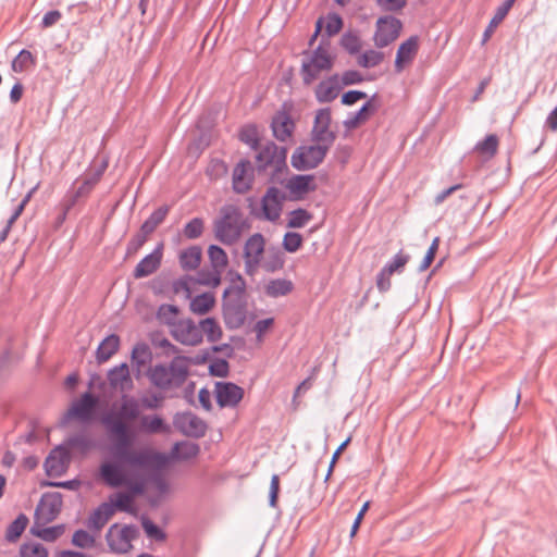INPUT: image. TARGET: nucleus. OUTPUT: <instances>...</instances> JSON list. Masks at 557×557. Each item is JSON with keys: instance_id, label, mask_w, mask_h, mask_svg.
<instances>
[{"instance_id": "f257e3e1", "label": "nucleus", "mask_w": 557, "mask_h": 557, "mask_svg": "<svg viewBox=\"0 0 557 557\" xmlns=\"http://www.w3.org/2000/svg\"><path fill=\"white\" fill-rule=\"evenodd\" d=\"M139 419V431L146 434H166L170 425L158 414L140 416V404L137 398L128 395L121 397L116 410H110L101 418V423L114 444L113 456L123 463L136 468H152L165 465V455L144 447L132 449L135 432L128 423Z\"/></svg>"}, {"instance_id": "f03ea898", "label": "nucleus", "mask_w": 557, "mask_h": 557, "mask_svg": "<svg viewBox=\"0 0 557 557\" xmlns=\"http://www.w3.org/2000/svg\"><path fill=\"white\" fill-rule=\"evenodd\" d=\"M189 374V360L184 356H175L169 364L158 363L147 371L150 383L162 391L183 386Z\"/></svg>"}, {"instance_id": "7ed1b4c3", "label": "nucleus", "mask_w": 557, "mask_h": 557, "mask_svg": "<svg viewBox=\"0 0 557 557\" xmlns=\"http://www.w3.org/2000/svg\"><path fill=\"white\" fill-rule=\"evenodd\" d=\"M249 227L248 220L240 209L233 203L224 205L220 209L219 218L213 223L215 238L227 246L236 244Z\"/></svg>"}, {"instance_id": "20e7f679", "label": "nucleus", "mask_w": 557, "mask_h": 557, "mask_svg": "<svg viewBox=\"0 0 557 557\" xmlns=\"http://www.w3.org/2000/svg\"><path fill=\"white\" fill-rule=\"evenodd\" d=\"M334 58L331 55L329 45L323 41L311 52L305 53L301 63V76L305 85L312 84L323 73L332 70Z\"/></svg>"}, {"instance_id": "39448f33", "label": "nucleus", "mask_w": 557, "mask_h": 557, "mask_svg": "<svg viewBox=\"0 0 557 557\" xmlns=\"http://www.w3.org/2000/svg\"><path fill=\"white\" fill-rule=\"evenodd\" d=\"M256 151V169L259 173L274 176L286 168V148L278 147L273 141H265Z\"/></svg>"}, {"instance_id": "423d86ee", "label": "nucleus", "mask_w": 557, "mask_h": 557, "mask_svg": "<svg viewBox=\"0 0 557 557\" xmlns=\"http://www.w3.org/2000/svg\"><path fill=\"white\" fill-rule=\"evenodd\" d=\"M138 535L139 530L134 524L113 523L106 534V540L112 553L125 554L132 549V542Z\"/></svg>"}, {"instance_id": "0eeeda50", "label": "nucleus", "mask_w": 557, "mask_h": 557, "mask_svg": "<svg viewBox=\"0 0 557 557\" xmlns=\"http://www.w3.org/2000/svg\"><path fill=\"white\" fill-rule=\"evenodd\" d=\"M246 283L242 275L236 274L235 277L231 280V285L225 288L223 293V310L226 322L228 323V319L232 314L239 315V321L242 322L243 318V300L245 297Z\"/></svg>"}, {"instance_id": "6e6552de", "label": "nucleus", "mask_w": 557, "mask_h": 557, "mask_svg": "<svg viewBox=\"0 0 557 557\" xmlns=\"http://www.w3.org/2000/svg\"><path fill=\"white\" fill-rule=\"evenodd\" d=\"M330 148L323 144L300 146L292 156V165L299 171L314 169L324 160Z\"/></svg>"}, {"instance_id": "1a4fd4ad", "label": "nucleus", "mask_w": 557, "mask_h": 557, "mask_svg": "<svg viewBox=\"0 0 557 557\" xmlns=\"http://www.w3.org/2000/svg\"><path fill=\"white\" fill-rule=\"evenodd\" d=\"M265 240L262 234H252L245 243L244 246V263L245 272L247 275H255L261 264L262 256L264 253Z\"/></svg>"}, {"instance_id": "9d476101", "label": "nucleus", "mask_w": 557, "mask_h": 557, "mask_svg": "<svg viewBox=\"0 0 557 557\" xmlns=\"http://www.w3.org/2000/svg\"><path fill=\"white\" fill-rule=\"evenodd\" d=\"M375 26L374 45L377 48H384L398 38L403 24L398 18L385 15L377 18Z\"/></svg>"}, {"instance_id": "9b49d317", "label": "nucleus", "mask_w": 557, "mask_h": 557, "mask_svg": "<svg viewBox=\"0 0 557 557\" xmlns=\"http://www.w3.org/2000/svg\"><path fill=\"white\" fill-rule=\"evenodd\" d=\"M171 336L182 345L197 346L202 343V332L194 320L181 319L173 329L170 330Z\"/></svg>"}, {"instance_id": "f8f14e48", "label": "nucleus", "mask_w": 557, "mask_h": 557, "mask_svg": "<svg viewBox=\"0 0 557 557\" xmlns=\"http://www.w3.org/2000/svg\"><path fill=\"white\" fill-rule=\"evenodd\" d=\"M331 121L332 116L329 108L317 111L311 131V137L314 143L332 147L336 139V134L330 129Z\"/></svg>"}, {"instance_id": "ddd939ff", "label": "nucleus", "mask_w": 557, "mask_h": 557, "mask_svg": "<svg viewBox=\"0 0 557 557\" xmlns=\"http://www.w3.org/2000/svg\"><path fill=\"white\" fill-rule=\"evenodd\" d=\"M60 493L45 494L35 510V524H46L53 521L62 508Z\"/></svg>"}, {"instance_id": "4468645a", "label": "nucleus", "mask_w": 557, "mask_h": 557, "mask_svg": "<svg viewBox=\"0 0 557 557\" xmlns=\"http://www.w3.org/2000/svg\"><path fill=\"white\" fill-rule=\"evenodd\" d=\"M98 399L91 393H85L75 400L63 417V423L71 419H77L82 422H88L92 419L94 411L97 407Z\"/></svg>"}, {"instance_id": "2eb2a0df", "label": "nucleus", "mask_w": 557, "mask_h": 557, "mask_svg": "<svg viewBox=\"0 0 557 557\" xmlns=\"http://www.w3.org/2000/svg\"><path fill=\"white\" fill-rule=\"evenodd\" d=\"M285 195L276 187H269L261 200L262 218L275 222L280 219Z\"/></svg>"}, {"instance_id": "dca6fc26", "label": "nucleus", "mask_w": 557, "mask_h": 557, "mask_svg": "<svg viewBox=\"0 0 557 557\" xmlns=\"http://www.w3.org/2000/svg\"><path fill=\"white\" fill-rule=\"evenodd\" d=\"M174 425L183 434L195 438L205 436L207 432L206 422L191 412L177 413Z\"/></svg>"}, {"instance_id": "f3484780", "label": "nucleus", "mask_w": 557, "mask_h": 557, "mask_svg": "<svg viewBox=\"0 0 557 557\" xmlns=\"http://www.w3.org/2000/svg\"><path fill=\"white\" fill-rule=\"evenodd\" d=\"M220 407H235L244 397V389L232 382H216L214 389Z\"/></svg>"}, {"instance_id": "a211bd4d", "label": "nucleus", "mask_w": 557, "mask_h": 557, "mask_svg": "<svg viewBox=\"0 0 557 557\" xmlns=\"http://www.w3.org/2000/svg\"><path fill=\"white\" fill-rule=\"evenodd\" d=\"M70 465V454L66 448L59 446L50 451L45 460V470L48 476L63 475Z\"/></svg>"}, {"instance_id": "6ab92c4d", "label": "nucleus", "mask_w": 557, "mask_h": 557, "mask_svg": "<svg viewBox=\"0 0 557 557\" xmlns=\"http://www.w3.org/2000/svg\"><path fill=\"white\" fill-rule=\"evenodd\" d=\"M99 476L110 487H120L129 483L123 467L116 462H102L99 467Z\"/></svg>"}, {"instance_id": "aec40b11", "label": "nucleus", "mask_w": 557, "mask_h": 557, "mask_svg": "<svg viewBox=\"0 0 557 557\" xmlns=\"http://www.w3.org/2000/svg\"><path fill=\"white\" fill-rule=\"evenodd\" d=\"M286 189L293 199H302L307 194L317 189L315 177L312 174H297L288 178Z\"/></svg>"}, {"instance_id": "412c9836", "label": "nucleus", "mask_w": 557, "mask_h": 557, "mask_svg": "<svg viewBox=\"0 0 557 557\" xmlns=\"http://www.w3.org/2000/svg\"><path fill=\"white\" fill-rule=\"evenodd\" d=\"M253 182V168L249 160H242L233 170V189L237 194L247 193Z\"/></svg>"}, {"instance_id": "4be33fe9", "label": "nucleus", "mask_w": 557, "mask_h": 557, "mask_svg": "<svg viewBox=\"0 0 557 557\" xmlns=\"http://www.w3.org/2000/svg\"><path fill=\"white\" fill-rule=\"evenodd\" d=\"M163 244H159L151 253L144 257L135 267L134 278H143L153 274L161 265Z\"/></svg>"}, {"instance_id": "5701e85b", "label": "nucleus", "mask_w": 557, "mask_h": 557, "mask_svg": "<svg viewBox=\"0 0 557 557\" xmlns=\"http://www.w3.org/2000/svg\"><path fill=\"white\" fill-rule=\"evenodd\" d=\"M271 128L273 136L278 141L285 143L292 138L295 129V123L286 111H278L272 117Z\"/></svg>"}, {"instance_id": "b1692460", "label": "nucleus", "mask_w": 557, "mask_h": 557, "mask_svg": "<svg viewBox=\"0 0 557 557\" xmlns=\"http://www.w3.org/2000/svg\"><path fill=\"white\" fill-rule=\"evenodd\" d=\"M107 377L110 386L114 389L127 392L133 388V380L125 362L110 369Z\"/></svg>"}, {"instance_id": "393cba45", "label": "nucleus", "mask_w": 557, "mask_h": 557, "mask_svg": "<svg viewBox=\"0 0 557 557\" xmlns=\"http://www.w3.org/2000/svg\"><path fill=\"white\" fill-rule=\"evenodd\" d=\"M106 168L107 164H103L96 172L85 175L81 181H76L71 187L76 197H79L82 200L88 198L95 186L99 183Z\"/></svg>"}, {"instance_id": "a878e982", "label": "nucleus", "mask_w": 557, "mask_h": 557, "mask_svg": "<svg viewBox=\"0 0 557 557\" xmlns=\"http://www.w3.org/2000/svg\"><path fill=\"white\" fill-rule=\"evenodd\" d=\"M341 87L338 76H330L317 86L315 98L321 103L331 102L338 96Z\"/></svg>"}, {"instance_id": "bb28decb", "label": "nucleus", "mask_w": 557, "mask_h": 557, "mask_svg": "<svg viewBox=\"0 0 557 557\" xmlns=\"http://www.w3.org/2000/svg\"><path fill=\"white\" fill-rule=\"evenodd\" d=\"M418 48V38L414 36L409 37L399 46L395 60L396 72H401L405 64L410 63L414 59Z\"/></svg>"}, {"instance_id": "cd10ccee", "label": "nucleus", "mask_w": 557, "mask_h": 557, "mask_svg": "<svg viewBox=\"0 0 557 557\" xmlns=\"http://www.w3.org/2000/svg\"><path fill=\"white\" fill-rule=\"evenodd\" d=\"M113 515V506L109 503H102L89 516L87 528L98 533L108 523Z\"/></svg>"}, {"instance_id": "c85d7f7f", "label": "nucleus", "mask_w": 557, "mask_h": 557, "mask_svg": "<svg viewBox=\"0 0 557 557\" xmlns=\"http://www.w3.org/2000/svg\"><path fill=\"white\" fill-rule=\"evenodd\" d=\"M120 344L121 341L116 334H110L104 337L96 350L97 362H107L119 350Z\"/></svg>"}, {"instance_id": "c756f323", "label": "nucleus", "mask_w": 557, "mask_h": 557, "mask_svg": "<svg viewBox=\"0 0 557 557\" xmlns=\"http://www.w3.org/2000/svg\"><path fill=\"white\" fill-rule=\"evenodd\" d=\"M376 98V95H373L370 100H368L358 112H356L354 115L349 116L345 122L344 125L348 129H354L358 127L361 123H364L369 116L376 112L379 109V106L374 104L373 101Z\"/></svg>"}, {"instance_id": "7c9ffc66", "label": "nucleus", "mask_w": 557, "mask_h": 557, "mask_svg": "<svg viewBox=\"0 0 557 557\" xmlns=\"http://www.w3.org/2000/svg\"><path fill=\"white\" fill-rule=\"evenodd\" d=\"M516 0H505L502 5H499L490 21L487 27L485 28L483 36H482V45H485L494 34L496 27L503 22V20L508 14L509 10L513 5Z\"/></svg>"}, {"instance_id": "2f4dec72", "label": "nucleus", "mask_w": 557, "mask_h": 557, "mask_svg": "<svg viewBox=\"0 0 557 557\" xmlns=\"http://www.w3.org/2000/svg\"><path fill=\"white\" fill-rule=\"evenodd\" d=\"M294 289L292 281L286 278H275L268 282L264 292L269 297L277 298L288 295Z\"/></svg>"}, {"instance_id": "473e14b6", "label": "nucleus", "mask_w": 557, "mask_h": 557, "mask_svg": "<svg viewBox=\"0 0 557 557\" xmlns=\"http://www.w3.org/2000/svg\"><path fill=\"white\" fill-rule=\"evenodd\" d=\"M202 251L199 247L193 246L180 253V263L184 270L190 271L198 268L201 261Z\"/></svg>"}, {"instance_id": "72a5a7b5", "label": "nucleus", "mask_w": 557, "mask_h": 557, "mask_svg": "<svg viewBox=\"0 0 557 557\" xmlns=\"http://www.w3.org/2000/svg\"><path fill=\"white\" fill-rule=\"evenodd\" d=\"M202 336L206 335L207 341L215 343L223 336V331L214 318H206L199 322Z\"/></svg>"}, {"instance_id": "f704fd0d", "label": "nucleus", "mask_w": 557, "mask_h": 557, "mask_svg": "<svg viewBox=\"0 0 557 557\" xmlns=\"http://www.w3.org/2000/svg\"><path fill=\"white\" fill-rule=\"evenodd\" d=\"M200 447L196 443L181 442L173 446L172 455L182 460H189L199 455Z\"/></svg>"}, {"instance_id": "c9c22d12", "label": "nucleus", "mask_w": 557, "mask_h": 557, "mask_svg": "<svg viewBox=\"0 0 557 557\" xmlns=\"http://www.w3.org/2000/svg\"><path fill=\"white\" fill-rule=\"evenodd\" d=\"M169 213V207L162 206L156 209L150 216L141 224L144 233L152 234L156 228L165 220Z\"/></svg>"}, {"instance_id": "e433bc0d", "label": "nucleus", "mask_w": 557, "mask_h": 557, "mask_svg": "<svg viewBox=\"0 0 557 557\" xmlns=\"http://www.w3.org/2000/svg\"><path fill=\"white\" fill-rule=\"evenodd\" d=\"M215 304V298L211 293L197 295L190 301V310L196 314H206Z\"/></svg>"}, {"instance_id": "4c0bfd02", "label": "nucleus", "mask_w": 557, "mask_h": 557, "mask_svg": "<svg viewBox=\"0 0 557 557\" xmlns=\"http://www.w3.org/2000/svg\"><path fill=\"white\" fill-rule=\"evenodd\" d=\"M178 308L174 305H161L157 311V318L160 323L173 329L181 319L177 317Z\"/></svg>"}, {"instance_id": "58836bf2", "label": "nucleus", "mask_w": 557, "mask_h": 557, "mask_svg": "<svg viewBox=\"0 0 557 557\" xmlns=\"http://www.w3.org/2000/svg\"><path fill=\"white\" fill-rule=\"evenodd\" d=\"M240 141L249 146L252 150H257L260 144V134L257 125L247 124L243 126L238 135Z\"/></svg>"}, {"instance_id": "ea45409f", "label": "nucleus", "mask_w": 557, "mask_h": 557, "mask_svg": "<svg viewBox=\"0 0 557 557\" xmlns=\"http://www.w3.org/2000/svg\"><path fill=\"white\" fill-rule=\"evenodd\" d=\"M28 524V518L24 513H20L14 521H12L5 531V540L8 542H15L25 531Z\"/></svg>"}, {"instance_id": "a19ab883", "label": "nucleus", "mask_w": 557, "mask_h": 557, "mask_svg": "<svg viewBox=\"0 0 557 557\" xmlns=\"http://www.w3.org/2000/svg\"><path fill=\"white\" fill-rule=\"evenodd\" d=\"M223 272L213 269H201L197 272L196 281L200 285L216 287L221 283V275Z\"/></svg>"}, {"instance_id": "79ce46f5", "label": "nucleus", "mask_w": 557, "mask_h": 557, "mask_svg": "<svg viewBox=\"0 0 557 557\" xmlns=\"http://www.w3.org/2000/svg\"><path fill=\"white\" fill-rule=\"evenodd\" d=\"M18 557H49V553L41 543L29 541L21 545Z\"/></svg>"}, {"instance_id": "37998d69", "label": "nucleus", "mask_w": 557, "mask_h": 557, "mask_svg": "<svg viewBox=\"0 0 557 557\" xmlns=\"http://www.w3.org/2000/svg\"><path fill=\"white\" fill-rule=\"evenodd\" d=\"M208 256L213 269L221 272L225 270L228 264V259L226 252L221 247L211 245L208 249Z\"/></svg>"}, {"instance_id": "c03bdc74", "label": "nucleus", "mask_w": 557, "mask_h": 557, "mask_svg": "<svg viewBox=\"0 0 557 557\" xmlns=\"http://www.w3.org/2000/svg\"><path fill=\"white\" fill-rule=\"evenodd\" d=\"M35 64V58L30 51L23 49L13 59L11 67L15 73H23Z\"/></svg>"}, {"instance_id": "a18cd8bd", "label": "nucleus", "mask_w": 557, "mask_h": 557, "mask_svg": "<svg viewBox=\"0 0 557 557\" xmlns=\"http://www.w3.org/2000/svg\"><path fill=\"white\" fill-rule=\"evenodd\" d=\"M499 145V139L495 134L487 135L484 140L479 141L475 145V151H478L482 156H487L490 158L494 157L497 153Z\"/></svg>"}, {"instance_id": "49530a36", "label": "nucleus", "mask_w": 557, "mask_h": 557, "mask_svg": "<svg viewBox=\"0 0 557 557\" xmlns=\"http://www.w3.org/2000/svg\"><path fill=\"white\" fill-rule=\"evenodd\" d=\"M383 52L370 49L359 54L357 63L361 67L371 69L377 66L383 61Z\"/></svg>"}, {"instance_id": "de8ad7c7", "label": "nucleus", "mask_w": 557, "mask_h": 557, "mask_svg": "<svg viewBox=\"0 0 557 557\" xmlns=\"http://www.w3.org/2000/svg\"><path fill=\"white\" fill-rule=\"evenodd\" d=\"M66 444L70 448L82 454H86L95 446L92 440L86 434H75L66 441Z\"/></svg>"}, {"instance_id": "09e8293b", "label": "nucleus", "mask_w": 557, "mask_h": 557, "mask_svg": "<svg viewBox=\"0 0 557 557\" xmlns=\"http://www.w3.org/2000/svg\"><path fill=\"white\" fill-rule=\"evenodd\" d=\"M151 360V351L149 346L145 343H138L134 346L132 350V361L138 367L141 368L146 366Z\"/></svg>"}, {"instance_id": "8fccbe9b", "label": "nucleus", "mask_w": 557, "mask_h": 557, "mask_svg": "<svg viewBox=\"0 0 557 557\" xmlns=\"http://www.w3.org/2000/svg\"><path fill=\"white\" fill-rule=\"evenodd\" d=\"M39 524H35L32 528V532L47 542H54L58 537H60L63 533L62 525L49 527V528H38Z\"/></svg>"}, {"instance_id": "3c124183", "label": "nucleus", "mask_w": 557, "mask_h": 557, "mask_svg": "<svg viewBox=\"0 0 557 557\" xmlns=\"http://www.w3.org/2000/svg\"><path fill=\"white\" fill-rule=\"evenodd\" d=\"M141 527L149 539L156 542H164L166 540L165 532L154 524L149 518L144 517L141 519Z\"/></svg>"}, {"instance_id": "603ef678", "label": "nucleus", "mask_w": 557, "mask_h": 557, "mask_svg": "<svg viewBox=\"0 0 557 557\" xmlns=\"http://www.w3.org/2000/svg\"><path fill=\"white\" fill-rule=\"evenodd\" d=\"M312 215L305 209H296L289 213V219L287 222V226L290 228H300L305 226L310 220Z\"/></svg>"}, {"instance_id": "864d4df0", "label": "nucleus", "mask_w": 557, "mask_h": 557, "mask_svg": "<svg viewBox=\"0 0 557 557\" xmlns=\"http://www.w3.org/2000/svg\"><path fill=\"white\" fill-rule=\"evenodd\" d=\"M341 45L349 54H357L362 48L361 40L355 33L344 34L341 39Z\"/></svg>"}, {"instance_id": "5fc2aeb1", "label": "nucleus", "mask_w": 557, "mask_h": 557, "mask_svg": "<svg viewBox=\"0 0 557 557\" xmlns=\"http://www.w3.org/2000/svg\"><path fill=\"white\" fill-rule=\"evenodd\" d=\"M149 237V234L144 233L140 228L127 243L126 257H132L138 252V250L145 245Z\"/></svg>"}, {"instance_id": "6e6d98bb", "label": "nucleus", "mask_w": 557, "mask_h": 557, "mask_svg": "<svg viewBox=\"0 0 557 557\" xmlns=\"http://www.w3.org/2000/svg\"><path fill=\"white\" fill-rule=\"evenodd\" d=\"M408 261L409 256L403 251H399L389 262L383 267V269L393 275L396 272H401Z\"/></svg>"}, {"instance_id": "4d7b16f0", "label": "nucleus", "mask_w": 557, "mask_h": 557, "mask_svg": "<svg viewBox=\"0 0 557 557\" xmlns=\"http://www.w3.org/2000/svg\"><path fill=\"white\" fill-rule=\"evenodd\" d=\"M302 236L296 232H287L283 238V248L287 252H296L302 245Z\"/></svg>"}, {"instance_id": "13d9d810", "label": "nucleus", "mask_w": 557, "mask_h": 557, "mask_svg": "<svg viewBox=\"0 0 557 557\" xmlns=\"http://www.w3.org/2000/svg\"><path fill=\"white\" fill-rule=\"evenodd\" d=\"M184 236L188 239H196L203 232V220L200 218L191 219L184 227Z\"/></svg>"}, {"instance_id": "bf43d9fd", "label": "nucleus", "mask_w": 557, "mask_h": 557, "mask_svg": "<svg viewBox=\"0 0 557 557\" xmlns=\"http://www.w3.org/2000/svg\"><path fill=\"white\" fill-rule=\"evenodd\" d=\"M343 28V20L336 13H329L325 23V33L327 37L338 34Z\"/></svg>"}, {"instance_id": "052dcab7", "label": "nucleus", "mask_w": 557, "mask_h": 557, "mask_svg": "<svg viewBox=\"0 0 557 557\" xmlns=\"http://www.w3.org/2000/svg\"><path fill=\"white\" fill-rule=\"evenodd\" d=\"M72 543L81 548H89L95 544V539L85 530H77L74 532Z\"/></svg>"}, {"instance_id": "680f3d73", "label": "nucleus", "mask_w": 557, "mask_h": 557, "mask_svg": "<svg viewBox=\"0 0 557 557\" xmlns=\"http://www.w3.org/2000/svg\"><path fill=\"white\" fill-rule=\"evenodd\" d=\"M133 503V495L129 493L120 492L112 499V506L121 511H129Z\"/></svg>"}, {"instance_id": "e2e57ef3", "label": "nucleus", "mask_w": 557, "mask_h": 557, "mask_svg": "<svg viewBox=\"0 0 557 557\" xmlns=\"http://www.w3.org/2000/svg\"><path fill=\"white\" fill-rule=\"evenodd\" d=\"M376 5L384 12H400L407 0H375Z\"/></svg>"}, {"instance_id": "0e129e2a", "label": "nucleus", "mask_w": 557, "mask_h": 557, "mask_svg": "<svg viewBox=\"0 0 557 557\" xmlns=\"http://www.w3.org/2000/svg\"><path fill=\"white\" fill-rule=\"evenodd\" d=\"M438 245H440V237H435L433 239L431 246L429 247L426 255L424 256L421 264L419 265L420 272H424L425 270L429 269V267L431 265V263L433 262V260L435 258L436 251L438 249Z\"/></svg>"}, {"instance_id": "69168bd1", "label": "nucleus", "mask_w": 557, "mask_h": 557, "mask_svg": "<svg viewBox=\"0 0 557 557\" xmlns=\"http://www.w3.org/2000/svg\"><path fill=\"white\" fill-rule=\"evenodd\" d=\"M209 371L213 376L225 377L230 371L228 362L225 359H215L209 366Z\"/></svg>"}, {"instance_id": "338daca9", "label": "nucleus", "mask_w": 557, "mask_h": 557, "mask_svg": "<svg viewBox=\"0 0 557 557\" xmlns=\"http://www.w3.org/2000/svg\"><path fill=\"white\" fill-rule=\"evenodd\" d=\"M38 188V185H36L35 187H33L25 196L24 198L22 199V201L20 202V205L15 208L14 212L12 213V215L10 216V219L8 220V222L10 224H14L15 221L20 218V215L23 213L25 207L27 206V203L30 201L34 193L37 190Z\"/></svg>"}, {"instance_id": "774afa93", "label": "nucleus", "mask_w": 557, "mask_h": 557, "mask_svg": "<svg viewBox=\"0 0 557 557\" xmlns=\"http://www.w3.org/2000/svg\"><path fill=\"white\" fill-rule=\"evenodd\" d=\"M38 188V185H36L35 187H33L25 196L24 198L22 199V201L20 202V205L15 208L14 212L12 213V215L10 216V219L8 220V222L10 224H14L15 221L20 218V215L23 213L25 207L27 206V203L30 201L34 193L37 190Z\"/></svg>"}]
</instances>
